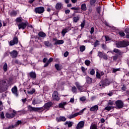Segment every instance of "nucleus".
Here are the masks:
<instances>
[{
    "instance_id": "obj_1",
    "label": "nucleus",
    "mask_w": 129,
    "mask_h": 129,
    "mask_svg": "<svg viewBox=\"0 0 129 129\" xmlns=\"http://www.w3.org/2000/svg\"><path fill=\"white\" fill-rule=\"evenodd\" d=\"M9 89V86L6 80H2L0 81V93L5 92Z\"/></svg>"
},
{
    "instance_id": "obj_2",
    "label": "nucleus",
    "mask_w": 129,
    "mask_h": 129,
    "mask_svg": "<svg viewBox=\"0 0 129 129\" xmlns=\"http://www.w3.org/2000/svg\"><path fill=\"white\" fill-rule=\"evenodd\" d=\"M129 45V42L125 41L124 40L118 41L116 43V46L117 48H125Z\"/></svg>"
},
{
    "instance_id": "obj_3",
    "label": "nucleus",
    "mask_w": 129,
    "mask_h": 129,
    "mask_svg": "<svg viewBox=\"0 0 129 129\" xmlns=\"http://www.w3.org/2000/svg\"><path fill=\"white\" fill-rule=\"evenodd\" d=\"M109 84H110L109 80L107 79H105L104 80L101 81L98 85L102 88V87H104V86H108Z\"/></svg>"
},
{
    "instance_id": "obj_4",
    "label": "nucleus",
    "mask_w": 129,
    "mask_h": 129,
    "mask_svg": "<svg viewBox=\"0 0 129 129\" xmlns=\"http://www.w3.org/2000/svg\"><path fill=\"white\" fill-rule=\"evenodd\" d=\"M115 104L116 105L115 108L117 109H120L122 108L124 106L123 102L121 100H118L115 102Z\"/></svg>"
},
{
    "instance_id": "obj_5",
    "label": "nucleus",
    "mask_w": 129,
    "mask_h": 129,
    "mask_svg": "<svg viewBox=\"0 0 129 129\" xmlns=\"http://www.w3.org/2000/svg\"><path fill=\"white\" fill-rule=\"evenodd\" d=\"M17 114V111L13 110L12 113L7 112L5 114V116L7 118H9L11 119L12 118H14L16 116Z\"/></svg>"
},
{
    "instance_id": "obj_6",
    "label": "nucleus",
    "mask_w": 129,
    "mask_h": 129,
    "mask_svg": "<svg viewBox=\"0 0 129 129\" xmlns=\"http://www.w3.org/2000/svg\"><path fill=\"white\" fill-rule=\"evenodd\" d=\"M27 25H28V21H25V22H21L18 24L19 30H25L27 28Z\"/></svg>"
},
{
    "instance_id": "obj_7",
    "label": "nucleus",
    "mask_w": 129,
    "mask_h": 129,
    "mask_svg": "<svg viewBox=\"0 0 129 129\" xmlns=\"http://www.w3.org/2000/svg\"><path fill=\"white\" fill-rule=\"evenodd\" d=\"M18 43H19V38H18V36H15L14 37L13 40L10 41L9 45L10 46H14L17 45Z\"/></svg>"
},
{
    "instance_id": "obj_8",
    "label": "nucleus",
    "mask_w": 129,
    "mask_h": 129,
    "mask_svg": "<svg viewBox=\"0 0 129 129\" xmlns=\"http://www.w3.org/2000/svg\"><path fill=\"white\" fill-rule=\"evenodd\" d=\"M28 109L29 110V111H39V110H42L43 109V107H32L31 105H29L28 106Z\"/></svg>"
},
{
    "instance_id": "obj_9",
    "label": "nucleus",
    "mask_w": 129,
    "mask_h": 129,
    "mask_svg": "<svg viewBox=\"0 0 129 129\" xmlns=\"http://www.w3.org/2000/svg\"><path fill=\"white\" fill-rule=\"evenodd\" d=\"M53 100L55 101H59L60 100V97L59 93L57 91H54L52 94Z\"/></svg>"
},
{
    "instance_id": "obj_10",
    "label": "nucleus",
    "mask_w": 129,
    "mask_h": 129,
    "mask_svg": "<svg viewBox=\"0 0 129 129\" xmlns=\"http://www.w3.org/2000/svg\"><path fill=\"white\" fill-rule=\"evenodd\" d=\"M34 12L36 14H43L45 12V8L44 7H37L35 8Z\"/></svg>"
},
{
    "instance_id": "obj_11",
    "label": "nucleus",
    "mask_w": 129,
    "mask_h": 129,
    "mask_svg": "<svg viewBox=\"0 0 129 129\" xmlns=\"http://www.w3.org/2000/svg\"><path fill=\"white\" fill-rule=\"evenodd\" d=\"M69 31H71V27H66L64 29H63L61 31V35L63 37H65V35H66V33H68Z\"/></svg>"
},
{
    "instance_id": "obj_12",
    "label": "nucleus",
    "mask_w": 129,
    "mask_h": 129,
    "mask_svg": "<svg viewBox=\"0 0 129 129\" xmlns=\"http://www.w3.org/2000/svg\"><path fill=\"white\" fill-rule=\"evenodd\" d=\"M9 54L12 58H17L18 57V51L16 50H13L12 51L10 52Z\"/></svg>"
},
{
    "instance_id": "obj_13",
    "label": "nucleus",
    "mask_w": 129,
    "mask_h": 129,
    "mask_svg": "<svg viewBox=\"0 0 129 129\" xmlns=\"http://www.w3.org/2000/svg\"><path fill=\"white\" fill-rule=\"evenodd\" d=\"M30 78L33 79V80H35L36 78H37V75L36 74V72H31L29 74Z\"/></svg>"
},
{
    "instance_id": "obj_14",
    "label": "nucleus",
    "mask_w": 129,
    "mask_h": 129,
    "mask_svg": "<svg viewBox=\"0 0 129 129\" xmlns=\"http://www.w3.org/2000/svg\"><path fill=\"white\" fill-rule=\"evenodd\" d=\"M52 105L53 103L52 102H48L44 105L43 107L45 109H49Z\"/></svg>"
},
{
    "instance_id": "obj_15",
    "label": "nucleus",
    "mask_w": 129,
    "mask_h": 129,
    "mask_svg": "<svg viewBox=\"0 0 129 129\" xmlns=\"http://www.w3.org/2000/svg\"><path fill=\"white\" fill-rule=\"evenodd\" d=\"M66 117L64 116H59V117L56 118V120L57 121V122H60L61 121H66Z\"/></svg>"
},
{
    "instance_id": "obj_16",
    "label": "nucleus",
    "mask_w": 129,
    "mask_h": 129,
    "mask_svg": "<svg viewBox=\"0 0 129 129\" xmlns=\"http://www.w3.org/2000/svg\"><path fill=\"white\" fill-rule=\"evenodd\" d=\"M12 92L15 96H18V88L15 86L12 89Z\"/></svg>"
},
{
    "instance_id": "obj_17",
    "label": "nucleus",
    "mask_w": 129,
    "mask_h": 129,
    "mask_svg": "<svg viewBox=\"0 0 129 129\" xmlns=\"http://www.w3.org/2000/svg\"><path fill=\"white\" fill-rule=\"evenodd\" d=\"M84 122L83 121H81L78 123L76 126L77 129H80L82 128V127H83L84 126Z\"/></svg>"
},
{
    "instance_id": "obj_18",
    "label": "nucleus",
    "mask_w": 129,
    "mask_h": 129,
    "mask_svg": "<svg viewBox=\"0 0 129 129\" xmlns=\"http://www.w3.org/2000/svg\"><path fill=\"white\" fill-rule=\"evenodd\" d=\"M67 104H68L67 102H61L58 104V107L59 108H65V105H67Z\"/></svg>"
},
{
    "instance_id": "obj_19",
    "label": "nucleus",
    "mask_w": 129,
    "mask_h": 129,
    "mask_svg": "<svg viewBox=\"0 0 129 129\" xmlns=\"http://www.w3.org/2000/svg\"><path fill=\"white\" fill-rule=\"evenodd\" d=\"M86 83L88 84H91V83H92V78L89 77V76H86Z\"/></svg>"
},
{
    "instance_id": "obj_20",
    "label": "nucleus",
    "mask_w": 129,
    "mask_h": 129,
    "mask_svg": "<svg viewBox=\"0 0 129 129\" xmlns=\"http://www.w3.org/2000/svg\"><path fill=\"white\" fill-rule=\"evenodd\" d=\"M98 110V105H95L90 108V111H97Z\"/></svg>"
},
{
    "instance_id": "obj_21",
    "label": "nucleus",
    "mask_w": 129,
    "mask_h": 129,
    "mask_svg": "<svg viewBox=\"0 0 129 129\" xmlns=\"http://www.w3.org/2000/svg\"><path fill=\"white\" fill-rule=\"evenodd\" d=\"M38 36L40 38H45V37H46V33H45V32H44L43 31H40L38 33Z\"/></svg>"
},
{
    "instance_id": "obj_22",
    "label": "nucleus",
    "mask_w": 129,
    "mask_h": 129,
    "mask_svg": "<svg viewBox=\"0 0 129 129\" xmlns=\"http://www.w3.org/2000/svg\"><path fill=\"white\" fill-rule=\"evenodd\" d=\"M79 115V113H76L75 114H71L69 116V118L71 119L72 118H74V117H76V116H78Z\"/></svg>"
},
{
    "instance_id": "obj_23",
    "label": "nucleus",
    "mask_w": 129,
    "mask_h": 129,
    "mask_svg": "<svg viewBox=\"0 0 129 129\" xmlns=\"http://www.w3.org/2000/svg\"><path fill=\"white\" fill-rule=\"evenodd\" d=\"M61 8H62V3H57L55 6L56 10H61Z\"/></svg>"
},
{
    "instance_id": "obj_24",
    "label": "nucleus",
    "mask_w": 129,
    "mask_h": 129,
    "mask_svg": "<svg viewBox=\"0 0 129 129\" xmlns=\"http://www.w3.org/2000/svg\"><path fill=\"white\" fill-rule=\"evenodd\" d=\"M80 19V17H79V15H78L77 17H74L73 18V21L74 23H77L78 21Z\"/></svg>"
},
{
    "instance_id": "obj_25",
    "label": "nucleus",
    "mask_w": 129,
    "mask_h": 129,
    "mask_svg": "<svg viewBox=\"0 0 129 129\" xmlns=\"http://www.w3.org/2000/svg\"><path fill=\"white\" fill-rule=\"evenodd\" d=\"M62 44H64V40H59L56 41L54 45H62Z\"/></svg>"
},
{
    "instance_id": "obj_26",
    "label": "nucleus",
    "mask_w": 129,
    "mask_h": 129,
    "mask_svg": "<svg viewBox=\"0 0 129 129\" xmlns=\"http://www.w3.org/2000/svg\"><path fill=\"white\" fill-rule=\"evenodd\" d=\"M22 19L23 18L22 17H18L16 19L15 22H16V23H19V24H21V23H23V21L22 20Z\"/></svg>"
},
{
    "instance_id": "obj_27",
    "label": "nucleus",
    "mask_w": 129,
    "mask_h": 129,
    "mask_svg": "<svg viewBox=\"0 0 129 129\" xmlns=\"http://www.w3.org/2000/svg\"><path fill=\"white\" fill-rule=\"evenodd\" d=\"M44 44L45 46H46V47H51V46H52V43H50V41H44Z\"/></svg>"
},
{
    "instance_id": "obj_28",
    "label": "nucleus",
    "mask_w": 129,
    "mask_h": 129,
    "mask_svg": "<svg viewBox=\"0 0 129 129\" xmlns=\"http://www.w3.org/2000/svg\"><path fill=\"white\" fill-rule=\"evenodd\" d=\"M73 123H74L72 121H66L64 124H68L69 127H72V125H73Z\"/></svg>"
},
{
    "instance_id": "obj_29",
    "label": "nucleus",
    "mask_w": 129,
    "mask_h": 129,
    "mask_svg": "<svg viewBox=\"0 0 129 129\" xmlns=\"http://www.w3.org/2000/svg\"><path fill=\"white\" fill-rule=\"evenodd\" d=\"M113 51L114 53L118 54V55H121V51H120V50L118 49L114 48Z\"/></svg>"
},
{
    "instance_id": "obj_30",
    "label": "nucleus",
    "mask_w": 129,
    "mask_h": 129,
    "mask_svg": "<svg viewBox=\"0 0 129 129\" xmlns=\"http://www.w3.org/2000/svg\"><path fill=\"white\" fill-rule=\"evenodd\" d=\"M17 15H18V13L17 11L13 10L10 13V16L11 17H17Z\"/></svg>"
},
{
    "instance_id": "obj_31",
    "label": "nucleus",
    "mask_w": 129,
    "mask_h": 129,
    "mask_svg": "<svg viewBox=\"0 0 129 129\" xmlns=\"http://www.w3.org/2000/svg\"><path fill=\"white\" fill-rule=\"evenodd\" d=\"M81 10L82 11H84V12H85L87 10V8L86 7V4H83L81 5Z\"/></svg>"
},
{
    "instance_id": "obj_32",
    "label": "nucleus",
    "mask_w": 129,
    "mask_h": 129,
    "mask_svg": "<svg viewBox=\"0 0 129 129\" xmlns=\"http://www.w3.org/2000/svg\"><path fill=\"white\" fill-rule=\"evenodd\" d=\"M113 108H114V107L113 106H107L104 108V109L105 110H107V111H110L111 109H113Z\"/></svg>"
},
{
    "instance_id": "obj_33",
    "label": "nucleus",
    "mask_w": 129,
    "mask_h": 129,
    "mask_svg": "<svg viewBox=\"0 0 129 129\" xmlns=\"http://www.w3.org/2000/svg\"><path fill=\"white\" fill-rule=\"evenodd\" d=\"M3 70L4 72H7L8 71V63L6 62L3 66Z\"/></svg>"
},
{
    "instance_id": "obj_34",
    "label": "nucleus",
    "mask_w": 129,
    "mask_h": 129,
    "mask_svg": "<svg viewBox=\"0 0 129 129\" xmlns=\"http://www.w3.org/2000/svg\"><path fill=\"white\" fill-rule=\"evenodd\" d=\"M72 91L73 92V93H76L77 92V88H76V87L75 86H73L72 88Z\"/></svg>"
},
{
    "instance_id": "obj_35",
    "label": "nucleus",
    "mask_w": 129,
    "mask_h": 129,
    "mask_svg": "<svg viewBox=\"0 0 129 129\" xmlns=\"http://www.w3.org/2000/svg\"><path fill=\"white\" fill-rule=\"evenodd\" d=\"M54 67L57 71H61V69L60 68V66H59V64H55L54 65Z\"/></svg>"
},
{
    "instance_id": "obj_36",
    "label": "nucleus",
    "mask_w": 129,
    "mask_h": 129,
    "mask_svg": "<svg viewBox=\"0 0 129 129\" xmlns=\"http://www.w3.org/2000/svg\"><path fill=\"white\" fill-rule=\"evenodd\" d=\"M85 46L84 45H82L80 47V50L81 52H84V51H85Z\"/></svg>"
},
{
    "instance_id": "obj_37",
    "label": "nucleus",
    "mask_w": 129,
    "mask_h": 129,
    "mask_svg": "<svg viewBox=\"0 0 129 129\" xmlns=\"http://www.w3.org/2000/svg\"><path fill=\"white\" fill-rule=\"evenodd\" d=\"M118 35H119L121 37H124L125 36V34L122 31H120L118 32Z\"/></svg>"
},
{
    "instance_id": "obj_38",
    "label": "nucleus",
    "mask_w": 129,
    "mask_h": 129,
    "mask_svg": "<svg viewBox=\"0 0 129 129\" xmlns=\"http://www.w3.org/2000/svg\"><path fill=\"white\" fill-rule=\"evenodd\" d=\"M96 78L98 79H101V76L100 75V73L98 72H96Z\"/></svg>"
},
{
    "instance_id": "obj_39",
    "label": "nucleus",
    "mask_w": 129,
    "mask_h": 129,
    "mask_svg": "<svg viewBox=\"0 0 129 129\" xmlns=\"http://www.w3.org/2000/svg\"><path fill=\"white\" fill-rule=\"evenodd\" d=\"M99 45V41L96 40L95 42L94 43V47L96 48V47H97Z\"/></svg>"
},
{
    "instance_id": "obj_40",
    "label": "nucleus",
    "mask_w": 129,
    "mask_h": 129,
    "mask_svg": "<svg viewBox=\"0 0 129 129\" xmlns=\"http://www.w3.org/2000/svg\"><path fill=\"white\" fill-rule=\"evenodd\" d=\"M91 62L89 60H86L85 61V64L86 65V66H89L90 65Z\"/></svg>"
},
{
    "instance_id": "obj_41",
    "label": "nucleus",
    "mask_w": 129,
    "mask_h": 129,
    "mask_svg": "<svg viewBox=\"0 0 129 129\" xmlns=\"http://www.w3.org/2000/svg\"><path fill=\"white\" fill-rule=\"evenodd\" d=\"M36 92V90L35 89H32L31 91H28V93L29 94H34Z\"/></svg>"
},
{
    "instance_id": "obj_42",
    "label": "nucleus",
    "mask_w": 129,
    "mask_h": 129,
    "mask_svg": "<svg viewBox=\"0 0 129 129\" xmlns=\"http://www.w3.org/2000/svg\"><path fill=\"white\" fill-rule=\"evenodd\" d=\"M95 3H96V0H90V4L91 6H94V5H95Z\"/></svg>"
},
{
    "instance_id": "obj_43",
    "label": "nucleus",
    "mask_w": 129,
    "mask_h": 129,
    "mask_svg": "<svg viewBox=\"0 0 129 129\" xmlns=\"http://www.w3.org/2000/svg\"><path fill=\"white\" fill-rule=\"evenodd\" d=\"M98 56L99 58H102L103 57V53L101 51L98 52Z\"/></svg>"
},
{
    "instance_id": "obj_44",
    "label": "nucleus",
    "mask_w": 129,
    "mask_h": 129,
    "mask_svg": "<svg viewBox=\"0 0 129 129\" xmlns=\"http://www.w3.org/2000/svg\"><path fill=\"white\" fill-rule=\"evenodd\" d=\"M118 59V55L115 54L114 56H113V61H116Z\"/></svg>"
},
{
    "instance_id": "obj_45",
    "label": "nucleus",
    "mask_w": 129,
    "mask_h": 129,
    "mask_svg": "<svg viewBox=\"0 0 129 129\" xmlns=\"http://www.w3.org/2000/svg\"><path fill=\"white\" fill-rule=\"evenodd\" d=\"M0 117L1 119H5V113H4L3 111H2L1 114H0Z\"/></svg>"
},
{
    "instance_id": "obj_46",
    "label": "nucleus",
    "mask_w": 129,
    "mask_h": 129,
    "mask_svg": "<svg viewBox=\"0 0 129 129\" xmlns=\"http://www.w3.org/2000/svg\"><path fill=\"white\" fill-rule=\"evenodd\" d=\"M117 71H120V69L118 68V69H113L112 73H115V72H117Z\"/></svg>"
},
{
    "instance_id": "obj_47",
    "label": "nucleus",
    "mask_w": 129,
    "mask_h": 129,
    "mask_svg": "<svg viewBox=\"0 0 129 129\" xmlns=\"http://www.w3.org/2000/svg\"><path fill=\"white\" fill-rule=\"evenodd\" d=\"M113 104H114V103L113 102V101L109 100V102H108L107 105L108 106L110 105L111 106L113 105Z\"/></svg>"
},
{
    "instance_id": "obj_48",
    "label": "nucleus",
    "mask_w": 129,
    "mask_h": 129,
    "mask_svg": "<svg viewBox=\"0 0 129 129\" xmlns=\"http://www.w3.org/2000/svg\"><path fill=\"white\" fill-rule=\"evenodd\" d=\"M90 75H94L95 74V71L94 69H92L91 71L90 72Z\"/></svg>"
},
{
    "instance_id": "obj_49",
    "label": "nucleus",
    "mask_w": 129,
    "mask_h": 129,
    "mask_svg": "<svg viewBox=\"0 0 129 129\" xmlns=\"http://www.w3.org/2000/svg\"><path fill=\"white\" fill-rule=\"evenodd\" d=\"M71 10H74V11H79L80 8L79 7H72Z\"/></svg>"
},
{
    "instance_id": "obj_50",
    "label": "nucleus",
    "mask_w": 129,
    "mask_h": 129,
    "mask_svg": "<svg viewBox=\"0 0 129 129\" xmlns=\"http://www.w3.org/2000/svg\"><path fill=\"white\" fill-rule=\"evenodd\" d=\"M85 26V20H83V22L81 24V27L82 28H84V26Z\"/></svg>"
},
{
    "instance_id": "obj_51",
    "label": "nucleus",
    "mask_w": 129,
    "mask_h": 129,
    "mask_svg": "<svg viewBox=\"0 0 129 129\" xmlns=\"http://www.w3.org/2000/svg\"><path fill=\"white\" fill-rule=\"evenodd\" d=\"M121 90H122V91H125V90H126V87L125 85H122V87H121Z\"/></svg>"
},
{
    "instance_id": "obj_52",
    "label": "nucleus",
    "mask_w": 129,
    "mask_h": 129,
    "mask_svg": "<svg viewBox=\"0 0 129 129\" xmlns=\"http://www.w3.org/2000/svg\"><path fill=\"white\" fill-rule=\"evenodd\" d=\"M81 70H82V72L84 74H86V71H85V68H84V67H81Z\"/></svg>"
},
{
    "instance_id": "obj_53",
    "label": "nucleus",
    "mask_w": 129,
    "mask_h": 129,
    "mask_svg": "<svg viewBox=\"0 0 129 129\" xmlns=\"http://www.w3.org/2000/svg\"><path fill=\"white\" fill-rule=\"evenodd\" d=\"M80 100H81V101L84 102L85 100H86V98L85 97H81L80 98Z\"/></svg>"
},
{
    "instance_id": "obj_54",
    "label": "nucleus",
    "mask_w": 129,
    "mask_h": 129,
    "mask_svg": "<svg viewBox=\"0 0 129 129\" xmlns=\"http://www.w3.org/2000/svg\"><path fill=\"white\" fill-rule=\"evenodd\" d=\"M69 55V52L68 51H66L63 54L64 57H68Z\"/></svg>"
},
{
    "instance_id": "obj_55",
    "label": "nucleus",
    "mask_w": 129,
    "mask_h": 129,
    "mask_svg": "<svg viewBox=\"0 0 129 129\" xmlns=\"http://www.w3.org/2000/svg\"><path fill=\"white\" fill-rule=\"evenodd\" d=\"M78 90H79V91H82V90H83V86H80V87L77 88Z\"/></svg>"
},
{
    "instance_id": "obj_56",
    "label": "nucleus",
    "mask_w": 129,
    "mask_h": 129,
    "mask_svg": "<svg viewBox=\"0 0 129 129\" xmlns=\"http://www.w3.org/2000/svg\"><path fill=\"white\" fill-rule=\"evenodd\" d=\"M103 59L104 60H107L108 59V57H107V54H104L103 55Z\"/></svg>"
},
{
    "instance_id": "obj_57",
    "label": "nucleus",
    "mask_w": 129,
    "mask_h": 129,
    "mask_svg": "<svg viewBox=\"0 0 129 129\" xmlns=\"http://www.w3.org/2000/svg\"><path fill=\"white\" fill-rule=\"evenodd\" d=\"M26 27H28L29 28H31V29H34V27H33V26H32V25L29 24V22H28V24L26 25Z\"/></svg>"
},
{
    "instance_id": "obj_58",
    "label": "nucleus",
    "mask_w": 129,
    "mask_h": 129,
    "mask_svg": "<svg viewBox=\"0 0 129 129\" xmlns=\"http://www.w3.org/2000/svg\"><path fill=\"white\" fill-rule=\"evenodd\" d=\"M101 9V7L100 6H99L97 8L96 11H97V13L100 12Z\"/></svg>"
},
{
    "instance_id": "obj_59",
    "label": "nucleus",
    "mask_w": 129,
    "mask_h": 129,
    "mask_svg": "<svg viewBox=\"0 0 129 129\" xmlns=\"http://www.w3.org/2000/svg\"><path fill=\"white\" fill-rule=\"evenodd\" d=\"M124 32L126 34H129V28H125L124 30Z\"/></svg>"
},
{
    "instance_id": "obj_60",
    "label": "nucleus",
    "mask_w": 129,
    "mask_h": 129,
    "mask_svg": "<svg viewBox=\"0 0 129 129\" xmlns=\"http://www.w3.org/2000/svg\"><path fill=\"white\" fill-rule=\"evenodd\" d=\"M93 33H94V27H91V31H90V33L91 34H93Z\"/></svg>"
},
{
    "instance_id": "obj_61",
    "label": "nucleus",
    "mask_w": 129,
    "mask_h": 129,
    "mask_svg": "<svg viewBox=\"0 0 129 129\" xmlns=\"http://www.w3.org/2000/svg\"><path fill=\"white\" fill-rule=\"evenodd\" d=\"M65 14L66 15H68V14H70V10H65Z\"/></svg>"
},
{
    "instance_id": "obj_62",
    "label": "nucleus",
    "mask_w": 129,
    "mask_h": 129,
    "mask_svg": "<svg viewBox=\"0 0 129 129\" xmlns=\"http://www.w3.org/2000/svg\"><path fill=\"white\" fill-rule=\"evenodd\" d=\"M102 48L104 50H105L106 49V45L104 44H102Z\"/></svg>"
},
{
    "instance_id": "obj_63",
    "label": "nucleus",
    "mask_w": 129,
    "mask_h": 129,
    "mask_svg": "<svg viewBox=\"0 0 129 129\" xmlns=\"http://www.w3.org/2000/svg\"><path fill=\"white\" fill-rule=\"evenodd\" d=\"M22 123V121L21 120H18L17 122H16V124L17 125H19L20 124H21Z\"/></svg>"
},
{
    "instance_id": "obj_64",
    "label": "nucleus",
    "mask_w": 129,
    "mask_h": 129,
    "mask_svg": "<svg viewBox=\"0 0 129 129\" xmlns=\"http://www.w3.org/2000/svg\"><path fill=\"white\" fill-rule=\"evenodd\" d=\"M53 61V58L52 57H50L48 60L47 61V62H48L49 63H51V62Z\"/></svg>"
}]
</instances>
